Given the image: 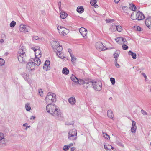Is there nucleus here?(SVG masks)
Wrapping results in <instances>:
<instances>
[{
  "mask_svg": "<svg viewBox=\"0 0 151 151\" xmlns=\"http://www.w3.org/2000/svg\"><path fill=\"white\" fill-rule=\"evenodd\" d=\"M60 15L61 18L62 19H64L67 17L68 14L66 13L63 10H60Z\"/></svg>",
  "mask_w": 151,
  "mask_h": 151,
  "instance_id": "nucleus-23",
  "label": "nucleus"
},
{
  "mask_svg": "<svg viewBox=\"0 0 151 151\" xmlns=\"http://www.w3.org/2000/svg\"><path fill=\"white\" fill-rule=\"evenodd\" d=\"M85 83V81H84L83 80H81V79H78V84H83V86H84Z\"/></svg>",
  "mask_w": 151,
  "mask_h": 151,
  "instance_id": "nucleus-35",
  "label": "nucleus"
},
{
  "mask_svg": "<svg viewBox=\"0 0 151 151\" xmlns=\"http://www.w3.org/2000/svg\"><path fill=\"white\" fill-rule=\"evenodd\" d=\"M137 20H140L144 19L145 18L144 14L141 12L139 11L137 12Z\"/></svg>",
  "mask_w": 151,
  "mask_h": 151,
  "instance_id": "nucleus-20",
  "label": "nucleus"
},
{
  "mask_svg": "<svg viewBox=\"0 0 151 151\" xmlns=\"http://www.w3.org/2000/svg\"><path fill=\"white\" fill-rule=\"evenodd\" d=\"M16 24V22L14 21H12L10 24V26L11 27H14Z\"/></svg>",
  "mask_w": 151,
  "mask_h": 151,
  "instance_id": "nucleus-38",
  "label": "nucleus"
},
{
  "mask_svg": "<svg viewBox=\"0 0 151 151\" xmlns=\"http://www.w3.org/2000/svg\"><path fill=\"white\" fill-rule=\"evenodd\" d=\"M129 6H130V8L131 9H137L136 6L133 4H130Z\"/></svg>",
  "mask_w": 151,
  "mask_h": 151,
  "instance_id": "nucleus-37",
  "label": "nucleus"
},
{
  "mask_svg": "<svg viewBox=\"0 0 151 151\" xmlns=\"http://www.w3.org/2000/svg\"><path fill=\"white\" fill-rule=\"evenodd\" d=\"M120 54V51L119 50H116L114 54V57L115 58V59H117Z\"/></svg>",
  "mask_w": 151,
  "mask_h": 151,
  "instance_id": "nucleus-27",
  "label": "nucleus"
},
{
  "mask_svg": "<svg viewBox=\"0 0 151 151\" xmlns=\"http://www.w3.org/2000/svg\"><path fill=\"white\" fill-rule=\"evenodd\" d=\"M68 137L69 140L73 141L76 140L77 138V131L75 129L69 130L68 134Z\"/></svg>",
  "mask_w": 151,
  "mask_h": 151,
  "instance_id": "nucleus-5",
  "label": "nucleus"
},
{
  "mask_svg": "<svg viewBox=\"0 0 151 151\" xmlns=\"http://www.w3.org/2000/svg\"><path fill=\"white\" fill-rule=\"evenodd\" d=\"M31 61L28 63L26 65L27 69L29 71L34 70L35 65L38 66L40 63V60L37 58H32Z\"/></svg>",
  "mask_w": 151,
  "mask_h": 151,
  "instance_id": "nucleus-2",
  "label": "nucleus"
},
{
  "mask_svg": "<svg viewBox=\"0 0 151 151\" xmlns=\"http://www.w3.org/2000/svg\"><path fill=\"white\" fill-rule=\"evenodd\" d=\"M117 26L114 24H112L110 28V30L111 31L114 32L116 30Z\"/></svg>",
  "mask_w": 151,
  "mask_h": 151,
  "instance_id": "nucleus-31",
  "label": "nucleus"
},
{
  "mask_svg": "<svg viewBox=\"0 0 151 151\" xmlns=\"http://www.w3.org/2000/svg\"><path fill=\"white\" fill-rule=\"evenodd\" d=\"M51 45L54 50L57 51H61L62 50V47L59 42L56 41H53L51 42Z\"/></svg>",
  "mask_w": 151,
  "mask_h": 151,
  "instance_id": "nucleus-7",
  "label": "nucleus"
},
{
  "mask_svg": "<svg viewBox=\"0 0 151 151\" xmlns=\"http://www.w3.org/2000/svg\"><path fill=\"white\" fill-rule=\"evenodd\" d=\"M122 30V28L120 26H117L116 30L118 32H121Z\"/></svg>",
  "mask_w": 151,
  "mask_h": 151,
  "instance_id": "nucleus-46",
  "label": "nucleus"
},
{
  "mask_svg": "<svg viewBox=\"0 0 151 151\" xmlns=\"http://www.w3.org/2000/svg\"><path fill=\"white\" fill-rule=\"evenodd\" d=\"M57 29L60 34L63 36L67 35L69 32L68 29L61 26H58Z\"/></svg>",
  "mask_w": 151,
  "mask_h": 151,
  "instance_id": "nucleus-8",
  "label": "nucleus"
},
{
  "mask_svg": "<svg viewBox=\"0 0 151 151\" xmlns=\"http://www.w3.org/2000/svg\"><path fill=\"white\" fill-rule=\"evenodd\" d=\"M117 59H115V64L116 67L117 68H119L120 67V65L117 62Z\"/></svg>",
  "mask_w": 151,
  "mask_h": 151,
  "instance_id": "nucleus-40",
  "label": "nucleus"
},
{
  "mask_svg": "<svg viewBox=\"0 0 151 151\" xmlns=\"http://www.w3.org/2000/svg\"><path fill=\"white\" fill-rule=\"evenodd\" d=\"M138 7V9H140V7Z\"/></svg>",
  "mask_w": 151,
  "mask_h": 151,
  "instance_id": "nucleus-62",
  "label": "nucleus"
},
{
  "mask_svg": "<svg viewBox=\"0 0 151 151\" xmlns=\"http://www.w3.org/2000/svg\"><path fill=\"white\" fill-rule=\"evenodd\" d=\"M25 108L27 111H29L31 109V107L30 106V104L28 103L26 104Z\"/></svg>",
  "mask_w": 151,
  "mask_h": 151,
  "instance_id": "nucleus-34",
  "label": "nucleus"
},
{
  "mask_svg": "<svg viewBox=\"0 0 151 151\" xmlns=\"http://www.w3.org/2000/svg\"><path fill=\"white\" fill-rule=\"evenodd\" d=\"M137 13H135L134 12H133L131 16V18L133 20H137Z\"/></svg>",
  "mask_w": 151,
  "mask_h": 151,
  "instance_id": "nucleus-30",
  "label": "nucleus"
},
{
  "mask_svg": "<svg viewBox=\"0 0 151 151\" xmlns=\"http://www.w3.org/2000/svg\"><path fill=\"white\" fill-rule=\"evenodd\" d=\"M68 102L71 105H74L76 104V100L75 97H72L68 99Z\"/></svg>",
  "mask_w": 151,
  "mask_h": 151,
  "instance_id": "nucleus-22",
  "label": "nucleus"
},
{
  "mask_svg": "<svg viewBox=\"0 0 151 151\" xmlns=\"http://www.w3.org/2000/svg\"><path fill=\"white\" fill-rule=\"evenodd\" d=\"M61 51H58L56 53V55L58 57L61 59H63L64 58V57L63 56L62 53Z\"/></svg>",
  "mask_w": 151,
  "mask_h": 151,
  "instance_id": "nucleus-33",
  "label": "nucleus"
},
{
  "mask_svg": "<svg viewBox=\"0 0 151 151\" xmlns=\"http://www.w3.org/2000/svg\"><path fill=\"white\" fill-rule=\"evenodd\" d=\"M35 52V58H39L41 56V51L40 50V47L38 46H36L31 48Z\"/></svg>",
  "mask_w": 151,
  "mask_h": 151,
  "instance_id": "nucleus-11",
  "label": "nucleus"
},
{
  "mask_svg": "<svg viewBox=\"0 0 151 151\" xmlns=\"http://www.w3.org/2000/svg\"><path fill=\"white\" fill-rule=\"evenodd\" d=\"M137 129L136 123L134 120H132L131 129V132L132 133H134L136 132Z\"/></svg>",
  "mask_w": 151,
  "mask_h": 151,
  "instance_id": "nucleus-18",
  "label": "nucleus"
},
{
  "mask_svg": "<svg viewBox=\"0 0 151 151\" xmlns=\"http://www.w3.org/2000/svg\"><path fill=\"white\" fill-rule=\"evenodd\" d=\"M39 39V37L37 36H33L32 37V40L33 41Z\"/></svg>",
  "mask_w": 151,
  "mask_h": 151,
  "instance_id": "nucleus-47",
  "label": "nucleus"
},
{
  "mask_svg": "<svg viewBox=\"0 0 151 151\" xmlns=\"http://www.w3.org/2000/svg\"><path fill=\"white\" fill-rule=\"evenodd\" d=\"M97 0H91L90 1V4L92 6H94V7L95 8H97L98 5L96 4Z\"/></svg>",
  "mask_w": 151,
  "mask_h": 151,
  "instance_id": "nucleus-26",
  "label": "nucleus"
},
{
  "mask_svg": "<svg viewBox=\"0 0 151 151\" xmlns=\"http://www.w3.org/2000/svg\"><path fill=\"white\" fill-rule=\"evenodd\" d=\"M79 32L83 37H87L86 36L87 35V30L86 29L83 27H81L79 29Z\"/></svg>",
  "mask_w": 151,
  "mask_h": 151,
  "instance_id": "nucleus-16",
  "label": "nucleus"
},
{
  "mask_svg": "<svg viewBox=\"0 0 151 151\" xmlns=\"http://www.w3.org/2000/svg\"><path fill=\"white\" fill-rule=\"evenodd\" d=\"M50 62L49 60H46L43 67V68L45 70L47 71L50 69Z\"/></svg>",
  "mask_w": 151,
  "mask_h": 151,
  "instance_id": "nucleus-19",
  "label": "nucleus"
},
{
  "mask_svg": "<svg viewBox=\"0 0 151 151\" xmlns=\"http://www.w3.org/2000/svg\"><path fill=\"white\" fill-rule=\"evenodd\" d=\"M4 42V40L3 39H1L0 40V43H2Z\"/></svg>",
  "mask_w": 151,
  "mask_h": 151,
  "instance_id": "nucleus-59",
  "label": "nucleus"
},
{
  "mask_svg": "<svg viewBox=\"0 0 151 151\" xmlns=\"http://www.w3.org/2000/svg\"><path fill=\"white\" fill-rule=\"evenodd\" d=\"M76 9H84L83 6H78Z\"/></svg>",
  "mask_w": 151,
  "mask_h": 151,
  "instance_id": "nucleus-52",
  "label": "nucleus"
},
{
  "mask_svg": "<svg viewBox=\"0 0 151 151\" xmlns=\"http://www.w3.org/2000/svg\"><path fill=\"white\" fill-rule=\"evenodd\" d=\"M93 81H92L90 79L85 80L84 87L85 88H88L91 86L92 85H93Z\"/></svg>",
  "mask_w": 151,
  "mask_h": 151,
  "instance_id": "nucleus-17",
  "label": "nucleus"
},
{
  "mask_svg": "<svg viewBox=\"0 0 151 151\" xmlns=\"http://www.w3.org/2000/svg\"><path fill=\"white\" fill-rule=\"evenodd\" d=\"M47 112L54 116H59L60 111L58 107L55 104H48L46 106Z\"/></svg>",
  "mask_w": 151,
  "mask_h": 151,
  "instance_id": "nucleus-1",
  "label": "nucleus"
},
{
  "mask_svg": "<svg viewBox=\"0 0 151 151\" xmlns=\"http://www.w3.org/2000/svg\"><path fill=\"white\" fill-rule=\"evenodd\" d=\"M51 45L54 50L57 51H61L62 50V47L59 42L56 41H53L51 42Z\"/></svg>",
  "mask_w": 151,
  "mask_h": 151,
  "instance_id": "nucleus-6",
  "label": "nucleus"
},
{
  "mask_svg": "<svg viewBox=\"0 0 151 151\" xmlns=\"http://www.w3.org/2000/svg\"><path fill=\"white\" fill-rule=\"evenodd\" d=\"M128 54L129 55L132 56L133 59H135L136 58L137 55L135 53L131 51H129L128 52Z\"/></svg>",
  "mask_w": 151,
  "mask_h": 151,
  "instance_id": "nucleus-29",
  "label": "nucleus"
},
{
  "mask_svg": "<svg viewBox=\"0 0 151 151\" xmlns=\"http://www.w3.org/2000/svg\"><path fill=\"white\" fill-rule=\"evenodd\" d=\"M23 126L24 127H25L26 128L25 130H27V128H29L30 127V126H28V124L27 123H25L23 125Z\"/></svg>",
  "mask_w": 151,
  "mask_h": 151,
  "instance_id": "nucleus-43",
  "label": "nucleus"
},
{
  "mask_svg": "<svg viewBox=\"0 0 151 151\" xmlns=\"http://www.w3.org/2000/svg\"><path fill=\"white\" fill-rule=\"evenodd\" d=\"M123 45L122 46V48L124 50H126L127 49L128 47L125 44H122Z\"/></svg>",
  "mask_w": 151,
  "mask_h": 151,
  "instance_id": "nucleus-48",
  "label": "nucleus"
},
{
  "mask_svg": "<svg viewBox=\"0 0 151 151\" xmlns=\"http://www.w3.org/2000/svg\"><path fill=\"white\" fill-rule=\"evenodd\" d=\"M43 91L41 89H40L39 90V93L41 96H43Z\"/></svg>",
  "mask_w": 151,
  "mask_h": 151,
  "instance_id": "nucleus-50",
  "label": "nucleus"
},
{
  "mask_svg": "<svg viewBox=\"0 0 151 151\" xmlns=\"http://www.w3.org/2000/svg\"><path fill=\"white\" fill-rule=\"evenodd\" d=\"M123 7H123L122 8V9H123Z\"/></svg>",
  "mask_w": 151,
  "mask_h": 151,
  "instance_id": "nucleus-63",
  "label": "nucleus"
},
{
  "mask_svg": "<svg viewBox=\"0 0 151 151\" xmlns=\"http://www.w3.org/2000/svg\"><path fill=\"white\" fill-rule=\"evenodd\" d=\"M110 81L113 85L115 84V79L113 78H110Z\"/></svg>",
  "mask_w": 151,
  "mask_h": 151,
  "instance_id": "nucleus-42",
  "label": "nucleus"
},
{
  "mask_svg": "<svg viewBox=\"0 0 151 151\" xmlns=\"http://www.w3.org/2000/svg\"><path fill=\"white\" fill-rule=\"evenodd\" d=\"M135 27L136 28V29L138 31H140L141 30V28L139 26H136Z\"/></svg>",
  "mask_w": 151,
  "mask_h": 151,
  "instance_id": "nucleus-51",
  "label": "nucleus"
},
{
  "mask_svg": "<svg viewBox=\"0 0 151 151\" xmlns=\"http://www.w3.org/2000/svg\"><path fill=\"white\" fill-rule=\"evenodd\" d=\"M6 140L4 134L0 132V147H4L6 145Z\"/></svg>",
  "mask_w": 151,
  "mask_h": 151,
  "instance_id": "nucleus-10",
  "label": "nucleus"
},
{
  "mask_svg": "<svg viewBox=\"0 0 151 151\" xmlns=\"http://www.w3.org/2000/svg\"><path fill=\"white\" fill-rule=\"evenodd\" d=\"M71 80L76 83L77 84L78 82V79L74 75H72L70 77Z\"/></svg>",
  "mask_w": 151,
  "mask_h": 151,
  "instance_id": "nucleus-25",
  "label": "nucleus"
},
{
  "mask_svg": "<svg viewBox=\"0 0 151 151\" xmlns=\"http://www.w3.org/2000/svg\"><path fill=\"white\" fill-rule=\"evenodd\" d=\"M106 21L107 23H112L114 21V20L110 19H107L106 20Z\"/></svg>",
  "mask_w": 151,
  "mask_h": 151,
  "instance_id": "nucleus-44",
  "label": "nucleus"
},
{
  "mask_svg": "<svg viewBox=\"0 0 151 151\" xmlns=\"http://www.w3.org/2000/svg\"><path fill=\"white\" fill-rule=\"evenodd\" d=\"M25 50L22 47L20 48L18 52L17 57L19 61L21 63L25 61L26 55L25 53Z\"/></svg>",
  "mask_w": 151,
  "mask_h": 151,
  "instance_id": "nucleus-3",
  "label": "nucleus"
},
{
  "mask_svg": "<svg viewBox=\"0 0 151 151\" xmlns=\"http://www.w3.org/2000/svg\"><path fill=\"white\" fill-rule=\"evenodd\" d=\"M141 112L144 115H148L147 113L144 110L142 109L141 110Z\"/></svg>",
  "mask_w": 151,
  "mask_h": 151,
  "instance_id": "nucleus-49",
  "label": "nucleus"
},
{
  "mask_svg": "<svg viewBox=\"0 0 151 151\" xmlns=\"http://www.w3.org/2000/svg\"><path fill=\"white\" fill-rule=\"evenodd\" d=\"M35 119V116H32L31 117L30 119L31 120H32V119L34 120Z\"/></svg>",
  "mask_w": 151,
  "mask_h": 151,
  "instance_id": "nucleus-58",
  "label": "nucleus"
},
{
  "mask_svg": "<svg viewBox=\"0 0 151 151\" xmlns=\"http://www.w3.org/2000/svg\"><path fill=\"white\" fill-rule=\"evenodd\" d=\"M46 102L47 104H51L52 102L56 101V95L52 92L48 93L45 98Z\"/></svg>",
  "mask_w": 151,
  "mask_h": 151,
  "instance_id": "nucleus-4",
  "label": "nucleus"
},
{
  "mask_svg": "<svg viewBox=\"0 0 151 151\" xmlns=\"http://www.w3.org/2000/svg\"><path fill=\"white\" fill-rule=\"evenodd\" d=\"M71 151H76V148L74 147L71 148Z\"/></svg>",
  "mask_w": 151,
  "mask_h": 151,
  "instance_id": "nucleus-57",
  "label": "nucleus"
},
{
  "mask_svg": "<svg viewBox=\"0 0 151 151\" xmlns=\"http://www.w3.org/2000/svg\"><path fill=\"white\" fill-rule=\"evenodd\" d=\"M103 137L107 139H110L109 136L106 133H103Z\"/></svg>",
  "mask_w": 151,
  "mask_h": 151,
  "instance_id": "nucleus-36",
  "label": "nucleus"
},
{
  "mask_svg": "<svg viewBox=\"0 0 151 151\" xmlns=\"http://www.w3.org/2000/svg\"><path fill=\"white\" fill-rule=\"evenodd\" d=\"M146 26L150 29H151V16L146 18L145 21Z\"/></svg>",
  "mask_w": 151,
  "mask_h": 151,
  "instance_id": "nucleus-15",
  "label": "nucleus"
},
{
  "mask_svg": "<svg viewBox=\"0 0 151 151\" xmlns=\"http://www.w3.org/2000/svg\"><path fill=\"white\" fill-rule=\"evenodd\" d=\"M73 144L72 143H71L69 144V145H68V147H69V148H70L72 146H73Z\"/></svg>",
  "mask_w": 151,
  "mask_h": 151,
  "instance_id": "nucleus-54",
  "label": "nucleus"
},
{
  "mask_svg": "<svg viewBox=\"0 0 151 151\" xmlns=\"http://www.w3.org/2000/svg\"><path fill=\"white\" fill-rule=\"evenodd\" d=\"M19 28L20 32L24 33L29 32L30 30L29 27L23 24L20 25Z\"/></svg>",
  "mask_w": 151,
  "mask_h": 151,
  "instance_id": "nucleus-12",
  "label": "nucleus"
},
{
  "mask_svg": "<svg viewBox=\"0 0 151 151\" xmlns=\"http://www.w3.org/2000/svg\"><path fill=\"white\" fill-rule=\"evenodd\" d=\"M95 47L99 51L104 50L107 49L106 47L104 46L101 42H96L95 44Z\"/></svg>",
  "mask_w": 151,
  "mask_h": 151,
  "instance_id": "nucleus-13",
  "label": "nucleus"
},
{
  "mask_svg": "<svg viewBox=\"0 0 151 151\" xmlns=\"http://www.w3.org/2000/svg\"><path fill=\"white\" fill-rule=\"evenodd\" d=\"M58 6L59 7V9H61V2L60 1L58 3Z\"/></svg>",
  "mask_w": 151,
  "mask_h": 151,
  "instance_id": "nucleus-56",
  "label": "nucleus"
},
{
  "mask_svg": "<svg viewBox=\"0 0 151 151\" xmlns=\"http://www.w3.org/2000/svg\"><path fill=\"white\" fill-rule=\"evenodd\" d=\"M71 58V61L72 62H75L76 60V58L73 55L71 54L70 56Z\"/></svg>",
  "mask_w": 151,
  "mask_h": 151,
  "instance_id": "nucleus-39",
  "label": "nucleus"
},
{
  "mask_svg": "<svg viewBox=\"0 0 151 151\" xmlns=\"http://www.w3.org/2000/svg\"><path fill=\"white\" fill-rule=\"evenodd\" d=\"M76 11L80 13H82L84 11V10H76Z\"/></svg>",
  "mask_w": 151,
  "mask_h": 151,
  "instance_id": "nucleus-53",
  "label": "nucleus"
},
{
  "mask_svg": "<svg viewBox=\"0 0 151 151\" xmlns=\"http://www.w3.org/2000/svg\"><path fill=\"white\" fill-rule=\"evenodd\" d=\"M5 63V61L4 59L2 58H0V66H2Z\"/></svg>",
  "mask_w": 151,
  "mask_h": 151,
  "instance_id": "nucleus-45",
  "label": "nucleus"
},
{
  "mask_svg": "<svg viewBox=\"0 0 151 151\" xmlns=\"http://www.w3.org/2000/svg\"><path fill=\"white\" fill-rule=\"evenodd\" d=\"M142 75L145 78H147V76L144 73H142Z\"/></svg>",
  "mask_w": 151,
  "mask_h": 151,
  "instance_id": "nucleus-60",
  "label": "nucleus"
},
{
  "mask_svg": "<svg viewBox=\"0 0 151 151\" xmlns=\"http://www.w3.org/2000/svg\"><path fill=\"white\" fill-rule=\"evenodd\" d=\"M108 117L110 118H112L113 117V114L111 110H109L107 113Z\"/></svg>",
  "mask_w": 151,
  "mask_h": 151,
  "instance_id": "nucleus-32",
  "label": "nucleus"
},
{
  "mask_svg": "<svg viewBox=\"0 0 151 151\" xmlns=\"http://www.w3.org/2000/svg\"><path fill=\"white\" fill-rule=\"evenodd\" d=\"M69 149L68 145H65L63 147V149L65 151H67Z\"/></svg>",
  "mask_w": 151,
  "mask_h": 151,
  "instance_id": "nucleus-41",
  "label": "nucleus"
},
{
  "mask_svg": "<svg viewBox=\"0 0 151 151\" xmlns=\"http://www.w3.org/2000/svg\"><path fill=\"white\" fill-rule=\"evenodd\" d=\"M120 0H115V2L116 3H118Z\"/></svg>",
  "mask_w": 151,
  "mask_h": 151,
  "instance_id": "nucleus-61",
  "label": "nucleus"
},
{
  "mask_svg": "<svg viewBox=\"0 0 151 151\" xmlns=\"http://www.w3.org/2000/svg\"><path fill=\"white\" fill-rule=\"evenodd\" d=\"M69 71L68 69L66 67H64L62 70V73L63 74L67 75L69 73Z\"/></svg>",
  "mask_w": 151,
  "mask_h": 151,
  "instance_id": "nucleus-28",
  "label": "nucleus"
},
{
  "mask_svg": "<svg viewBox=\"0 0 151 151\" xmlns=\"http://www.w3.org/2000/svg\"><path fill=\"white\" fill-rule=\"evenodd\" d=\"M104 146L107 151H113L114 148L111 145L106 144H104Z\"/></svg>",
  "mask_w": 151,
  "mask_h": 151,
  "instance_id": "nucleus-21",
  "label": "nucleus"
},
{
  "mask_svg": "<svg viewBox=\"0 0 151 151\" xmlns=\"http://www.w3.org/2000/svg\"><path fill=\"white\" fill-rule=\"evenodd\" d=\"M68 52L70 54V56H71V54H73L72 53V50L70 49H68Z\"/></svg>",
  "mask_w": 151,
  "mask_h": 151,
  "instance_id": "nucleus-55",
  "label": "nucleus"
},
{
  "mask_svg": "<svg viewBox=\"0 0 151 151\" xmlns=\"http://www.w3.org/2000/svg\"><path fill=\"white\" fill-rule=\"evenodd\" d=\"M115 40L119 44H127V43L126 39L121 37L116 38Z\"/></svg>",
  "mask_w": 151,
  "mask_h": 151,
  "instance_id": "nucleus-14",
  "label": "nucleus"
},
{
  "mask_svg": "<svg viewBox=\"0 0 151 151\" xmlns=\"http://www.w3.org/2000/svg\"><path fill=\"white\" fill-rule=\"evenodd\" d=\"M92 86L94 89L96 91H99L101 90L102 84L101 81H94Z\"/></svg>",
  "mask_w": 151,
  "mask_h": 151,
  "instance_id": "nucleus-9",
  "label": "nucleus"
},
{
  "mask_svg": "<svg viewBox=\"0 0 151 151\" xmlns=\"http://www.w3.org/2000/svg\"><path fill=\"white\" fill-rule=\"evenodd\" d=\"M22 76L27 81H29V75L28 74H27L23 72L22 74Z\"/></svg>",
  "mask_w": 151,
  "mask_h": 151,
  "instance_id": "nucleus-24",
  "label": "nucleus"
}]
</instances>
